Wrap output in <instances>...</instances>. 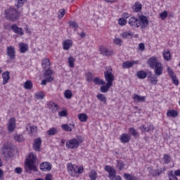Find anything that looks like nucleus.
Here are the masks:
<instances>
[{
    "mask_svg": "<svg viewBox=\"0 0 180 180\" xmlns=\"http://www.w3.org/2000/svg\"><path fill=\"white\" fill-rule=\"evenodd\" d=\"M139 129L143 133H150V131H153V130H154V126H153L151 123L147 122L145 124L139 127Z\"/></svg>",
    "mask_w": 180,
    "mask_h": 180,
    "instance_id": "11",
    "label": "nucleus"
},
{
    "mask_svg": "<svg viewBox=\"0 0 180 180\" xmlns=\"http://www.w3.org/2000/svg\"><path fill=\"white\" fill-rule=\"evenodd\" d=\"M162 160L164 161V164H169L171 162V157L169 155L165 154Z\"/></svg>",
    "mask_w": 180,
    "mask_h": 180,
    "instance_id": "42",
    "label": "nucleus"
},
{
    "mask_svg": "<svg viewBox=\"0 0 180 180\" xmlns=\"http://www.w3.org/2000/svg\"><path fill=\"white\" fill-rule=\"evenodd\" d=\"M50 60L47 58H44L42 60L41 66L43 67L44 70H47V68H50Z\"/></svg>",
    "mask_w": 180,
    "mask_h": 180,
    "instance_id": "24",
    "label": "nucleus"
},
{
    "mask_svg": "<svg viewBox=\"0 0 180 180\" xmlns=\"http://www.w3.org/2000/svg\"><path fill=\"white\" fill-rule=\"evenodd\" d=\"M14 139L15 140V141H18L19 143H20V141H23V136L17 134L14 136Z\"/></svg>",
    "mask_w": 180,
    "mask_h": 180,
    "instance_id": "54",
    "label": "nucleus"
},
{
    "mask_svg": "<svg viewBox=\"0 0 180 180\" xmlns=\"http://www.w3.org/2000/svg\"><path fill=\"white\" fill-rule=\"evenodd\" d=\"M99 51L102 56H105L106 57H110V56H113V50L109 49L108 47L104 46L99 47Z\"/></svg>",
    "mask_w": 180,
    "mask_h": 180,
    "instance_id": "7",
    "label": "nucleus"
},
{
    "mask_svg": "<svg viewBox=\"0 0 180 180\" xmlns=\"http://www.w3.org/2000/svg\"><path fill=\"white\" fill-rule=\"evenodd\" d=\"M110 86H112V84H109V83H107L105 86H101L100 88L101 92L103 94H106L110 89Z\"/></svg>",
    "mask_w": 180,
    "mask_h": 180,
    "instance_id": "29",
    "label": "nucleus"
},
{
    "mask_svg": "<svg viewBox=\"0 0 180 180\" xmlns=\"http://www.w3.org/2000/svg\"><path fill=\"white\" fill-rule=\"evenodd\" d=\"M65 15V9L61 8L58 12V16L59 19H62V18H64V15Z\"/></svg>",
    "mask_w": 180,
    "mask_h": 180,
    "instance_id": "45",
    "label": "nucleus"
},
{
    "mask_svg": "<svg viewBox=\"0 0 180 180\" xmlns=\"http://www.w3.org/2000/svg\"><path fill=\"white\" fill-rule=\"evenodd\" d=\"M169 180H178V177H176V175L175 174H174V172L170 171L169 173Z\"/></svg>",
    "mask_w": 180,
    "mask_h": 180,
    "instance_id": "46",
    "label": "nucleus"
},
{
    "mask_svg": "<svg viewBox=\"0 0 180 180\" xmlns=\"http://www.w3.org/2000/svg\"><path fill=\"white\" fill-rule=\"evenodd\" d=\"M163 56L166 61H169V60H171V52H169V51L165 50L163 52Z\"/></svg>",
    "mask_w": 180,
    "mask_h": 180,
    "instance_id": "34",
    "label": "nucleus"
},
{
    "mask_svg": "<svg viewBox=\"0 0 180 180\" xmlns=\"http://www.w3.org/2000/svg\"><path fill=\"white\" fill-rule=\"evenodd\" d=\"M53 75V70L48 69L44 72V76H52Z\"/></svg>",
    "mask_w": 180,
    "mask_h": 180,
    "instance_id": "58",
    "label": "nucleus"
},
{
    "mask_svg": "<svg viewBox=\"0 0 180 180\" xmlns=\"http://www.w3.org/2000/svg\"><path fill=\"white\" fill-rule=\"evenodd\" d=\"M41 147V139L37 138L34 140L33 149L34 151L39 152Z\"/></svg>",
    "mask_w": 180,
    "mask_h": 180,
    "instance_id": "15",
    "label": "nucleus"
},
{
    "mask_svg": "<svg viewBox=\"0 0 180 180\" xmlns=\"http://www.w3.org/2000/svg\"><path fill=\"white\" fill-rule=\"evenodd\" d=\"M65 96L67 99H71L72 97V92L70 90H66L65 91Z\"/></svg>",
    "mask_w": 180,
    "mask_h": 180,
    "instance_id": "50",
    "label": "nucleus"
},
{
    "mask_svg": "<svg viewBox=\"0 0 180 180\" xmlns=\"http://www.w3.org/2000/svg\"><path fill=\"white\" fill-rule=\"evenodd\" d=\"M19 47H20V53H26V51H27V50H29L27 44H24V43H20L19 44Z\"/></svg>",
    "mask_w": 180,
    "mask_h": 180,
    "instance_id": "28",
    "label": "nucleus"
},
{
    "mask_svg": "<svg viewBox=\"0 0 180 180\" xmlns=\"http://www.w3.org/2000/svg\"><path fill=\"white\" fill-rule=\"evenodd\" d=\"M136 77L139 79H144L147 78V72H145L144 70H139L136 72Z\"/></svg>",
    "mask_w": 180,
    "mask_h": 180,
    "instance_id": "27",
    "label": "nucleus"
},
{
    "mask_svg": "<svg viewBox=\"0 0 180 180\" xmlns=\"http://www.w3.org/2000/svg\"><path fill=\"white\" fill-rule=\"evenodd\" d=\"M147 64L149 65L150 68L154 70L155 75L157 77H160V75H162V72L164 71V66L162 63L158 61V58L156 56H152L147 60Z\"/></svg>",
    "mask_w": 180,
    "mask_h": 180,
    "instance_id": "1",
    "label": "nucleus"
},
{
    "mask_svg": "<svg viewBox=\"0 0 180 180\" xmlns=\"http://www.w3.org/2000/svg\"><path fill=\"white\" fill-rule=\"evenodd\" d=\"M51 178H53V176L51 174H49L46 175L45 180H52Z\"/></svg>",
    "mask_w": 180,
    "mask_h": 180,
    "instance_id": "64",
    "label": "nucleus"
},
{
    "mask_svg": "<svg viewBox=\"0 0 180 180\" xmlns=\"http://www.w3.org/2000/svg\"><path fill=\"white\" fill-rule=\"evenodd\" d=\"M104 169L108 173V178L110 180H115V177L116 176V169L110 165L105 166Z\"/></svg>",
    "mask_w": 180,
    "mask_h": 180,
    "instance_id": "6",
    "label": "nucleus"
},
{
    "mask_svg": "<svg viewBox=\"0 0 180 180\" xmlns=\"http://www.w3.org/2000/svg\"><path fill=\"white\" fill-rule=\"evenodd\" d=\"M127 24V20L124 18H120L118 20V25H120V26H126V25Z\"/></svg>",
    "mask_w": 180,
    "mask_h": 180,
    "instance_id": "49",
    "label": "nucleus"
},
{
    "mask_svg": "<svg viewBox=\"0 0 180 180\" xmlns=\"http://www.w3.org/2000/svg\"><path fill=\"white\" fill-rule=\"evenodd\" d=\"M48 136H54V134H57V129L51 128L49 131H46Z\"/></svg>",
    "mask_w": 180,
    "mask_h": 180,
    "instance_id": "44",
    "label": "nucleus"
},
{
    "mask_svg": "<svg viewBox=\"0 0 180 180\" xmlns=\"http://www.w3.org/2000/svg\"><path fill=\"white\" fill-rule=\"evenodd\" d=\"M68 63L70 68H74V67H75V65H74V63H75V58H72V56H70L68 58Z\"/></svg>",
    "mask_w": 180,
    "mask_h": 180,
    "instance_id": "37",
    "label": "nucleus"
},
{
    "mask_svg": "<svg viewBox=\"0 0 180 180\" xmlns=\"http://www.w3.org/2000/svg\"><path fill=\"white\" fill-rule=\"evenodd\" d=\"M71 126L74 127V124H70V125L67 124H62L61 127L63 130H65V131H72V128L71 127Z\"/></svg>",
    "mask_w": 180,
    "mask_h": 180,
    "instance_id": "30",
    "label": "nucleus"
},
{
    "mask_svg": "<svg viewBox=\"0 0 180 180\" xmlns=\"http://www.w3.org/2000/svg\"><path fill=\"white\" fill-rule=\"evenodd\" d=\"M121 37H122V39H127V37H129V36H131V32H124L120 34Z\"/></svg>",
    "mask_w": 180,
    "mask_h": 180,
    "instance_id": "52",
    "label": "nucleus"
},
{
    "mask_svg": "<svg viewBox=\"0 0 180 180\" xmlns=\"http://www.w3.org/2000/svg\"><path fill=\"white\" fill-rule=\"evenodd\" d=\"M68 173L70 176H79V174L84 172V167L68 163L67 166Z\"/></svg>",
    "mask_w": 180,
    "mask_h": 180,
    "instance_id": "4",
    "label": "nucleus"
},
{
    "mask_svg": "<svg viewBox=\"0 0 180 180\" xmlns=\"http://www.w3.org/2000/svg\"><path fill=\"white\" fill-rule=\"evenodd\" d=\"M113 70L110 66L105 68V72H104V77L107 82L110 85L113 86V81H115V75H113Z\"/></svg>",
    "mask_w": 180,
    "mask_h": 180,
    "instance_id": "5",
    "label": "nucleus"
},
{
    "mask_svg": "<svg viewBox=\"0 0 180 180\" xmlns=\"http://www.w3.org/2000/svg\"><path fill=\"white\" fill-rule=\"evenodd\" d=\"M97 99L100 101L101 102H103V103L106 104V96H104L103 94H98L96 96Z\"/></svg>",
    "mask_w": 180,
    "mask_h": 180,
    "instance_id": "35",
    "label": "nucleus"
},
{
    "mask_svg": "<svg viewBox=\"0 0 180 180\" xmlns=\"http://www.w3.org/2000/svg\"><path fill=\"white\" fill-rule=\"evenodd\" d=\"M167 17H168V12H167V11H164L162 13H160V18L162 20L167 19Z\"/></svg>",
    "mask_w": 180,
    "mask_h": 180,
    "instance_id": "48",
    "label": "nucleus"
},
{
    "mask_svg": "<svg viewBox=\"0 0 180 180\" xmlns=\"http://www.w3.org/2000/svg\"><path fill=\"white\" fill-rule=\"evenodd\" d=\"M63 50H70L71 46H72V41L70 39L65 40L63 42Z\"/></svg>",
    "mask_w": 180,
    "mask_h": 180,
    "instance_id": "25",
    "label": "nucleus"
},
{
    "mask_svg": "<svg viewBox=\"0 0 180 180\" xmlns=\"http://www.w3.org/2000/svg\"><path fill=\"white\" fill-rule=\"evenodd\" d=\"M47 106H49V109H51L52 112H57L60 108L54 101H49L47 103Z\"/></svg>",
    "mask_w": 180,
    "mask_h": 180,
    "instance_id": "21",
    "label": "nucleus"
},
{
    "mask_svg": "<svg viewBox=\"0 0 180 180\" xmlns=\"http://www.w3.org/2000/svg\"><path fill=\"white\" fill-rule=\"evenodd\" d=\"M150 78V84H152V85H157V82H158V79H157V75H150L149 77Z\"/></svg>",
    "mask_w": 180,
    "mask_h": 180,
    "instance_id": "36",
    "label": "nucleus"
},
{
    "mask_svg": "<svg viewBox=\"0 0 180 180\" xmlns=\"http://www.w3.org/2000/svg\"><path fill=\"white\" fill-rule=\"evenodd\" d=\"M139 64V60H132V61L127 60L122 63V68L124 69H129V68H131L133 65H137Z\"/></svg>",
    "mask_w": 180,
    "mask_h": 180,
    "instance_id": "13",
    "label": "nucleus"
},
{
    "mask_svg": "<svg viewBox=\"0 0 180 180\" xmlns=\"http://www.w3.org/2000/svg\"><path fill=\"white\" fill-rule=\"evenodd\" d=\"M7 128L10 133H13V131H15V129H16V119L15 117L9 119L7 124Z\"/></svg>",
    "mask_w": 180,
    "mask_h": 180,
    "instance_id": "9",
    "label": "nucleus"
},
{
    "mask_svg": "<svg viewBox=\"0 0 180 180\" xmlns=\"http://www.w3.org/2000/svg\"><path fill=\"white\" fill-rule=\"evenodd\" d=\"M11 72L6 71L2 73V78H3V85H6L8 82H9V79H11Z\"/></svg>",
    "mask_w": 180,
    "mask_h": 180,
    "instance_id": "18",
    "label": "nucleus"
},
{
    "mask_svg": "<svg viewBox=\"0 0 180 180\" xmlns=\"http://www.w3.org/2000/svg\"><path fill=\"white\" fill-rule=\"evenodd\" d=\"M116 167L117 168H118V169H120V171H122V169H123V168L126 167V165H124V163L122 160H117Z\"/></svg>",
    "mask_w": 180,
    "mask_h": 180,
    "instance_id": "38",
    "label": "nucleus"
},
{
    "mask_svg": "<svg viewBox=\"0 0 180 180\" xmlns=\"http://www.w3.org/2000/svg\"><path fill=\"white\" fill-rule=\"evenodd\" d=\"M130 135H129L128 134H122L120 136V140L121 143H126L130 141Z\"/></svg>",
    "mask_w": 180,
    "mask_h": 180,
    "instance_id": "22",
    "label": "nucleus"
},
{
    "mask_svg": "<svg viewBox=\"0 0 180 180\" xmlns=\"http://www.w3.org/2000/svg\"><path fill=\"white\" fill-rule=\"evenodd\" d=\"M79 147V141L77 139H71L66 142V148L75 149Z\"/></svg>",
    "mask_w": 180,
    "mask_h": 180,
    "instance_id": "10",
    "label": "nucleus"
},
{
    "mask_svg": "<svg viewBox=\"0 0 180 180\" xmlns=\"http://www.w3.org/2000/svg\"><path fill=\"white\" fill-rule=\"evenodd\" d=\"M94 83L96 85H105L106 83L105 82V81H103V79L99 78V77H95L94 79Z\"/></svg>",
    "mask_w": 180,
    "mask_h": 180,
    "instance_id": "31",
    "label": "nucleus"
},
{
    "mask_svg": "<svg viewBox=\"0 0 180 180\" xmlns=\"http://www.w3.org/2000/svg\"><path fill=\"white\" fill-rule=\"evenodd\" d=\"M167 72L172 79L176 77V75L174 73V71H172V69H171L169 67L167 68Z\"/></svg>",
    "mask_w": 180,
    "mask_h": 180,
    "instance_id": "51",
    "label": "nucleus"
},
{
    "mask_svg": "<svg viewBox=\"0 0 180 180\" xmlns=\"http://www.w3.org/2000/svg\"><path fill=\"white\" fill-rule=\"evenodd\" d=\"M36 155L33 153H31L29 154L28 158L25 160V172H32V171H34V172H37V167L34 165L36 164Z\"/></svg>",
    "mask_w": 180,
    "mask_h": 180,
    "instance_id": "3",
    "label": "nucleus"
},
{
    "mask_svg": "<svg viewBox=\"0 0 180 180\" xmlns=\"http://www.w3.org/2000/svg\"><path fill=\"white\" fill-rule=\"evenodd\" d=\"M69 25L72 27H75V29H78V24L75 21H70Z\"/></svg>",
    "mask_w": 180,
    "mask_h": 180,
    "instance_id": "57",
    "label": "nucleus"
},
{
    "mask_svg": "<svg viewBox=\"0 0 180 180\" xmlns=\"http://www.w3.org/2000/svg\"><path fill=\"white\" fill-rule=\"evenodd\" d=\"M129 133L131 136H134V137H137V136H139V131L133 127L129 128Z\"/></svg>",
    "mask_w": 180,
    "mask_h": 180,
    "instance_id": "41",
    "label": "nucleus"
},
{
    "mask_svg": "<svg viewBox=\"0 0 180 180\" xmlns=\"http://www.w3.org/2000/svg\"><path fill=\"white\" fill-rule=\"evenodd\" d=\"M15 174H22V168L20 167H16L15 169Z\"/></svg>",
    "mask_w": 180,
    "mask_h": 180,
    "instance_id": "63",
    "label": "nucleus"
},
{
    "mask_svg": "<svg viewBox=\"0 0 180 180\" xmlns=\"http://www.w3.org/2000/svg\"><path fill=\"white\" fill-rule=\"evenodd\" d=\"M24 88L25 89H32L33 88V82L30 80H27L24 83Z\"/></svg>",
    "mask_w": 180,
    "mask_h": 180,
    "instance_id": "32",
    "label": "nucleus"
},
{
    "mask_svg": "<svg viewBox=\"0 0 180 180\" xmlns=\"http://www.w3.org/2000/svg\"><path fill=\"white\" fill-rule=\"evenodd\" d=\"M27 1V0H17V4H15L16 8H22V6H23V5H25V3Z\"/></svg>",
    "mask_w": 180,
    "mask_h": 180,
    "instance_id": "43",
    "label": "nucleus"
},
{
    "mask_svg": "<svg viewBox=\"0 0 180 180\" xmlns=\"http://www.w3.org/2000/svg\"><path fill=\"white\" fill-rule=\"evenodd\" d=\"M59 116L61 117L67 116V111L66 110H62L58 112Z\"/></svg>",
    "mask_w": 180,
    "mask_h": 180,
    "instance_id": "61",
    "label": "nucleus"
},
{
    "mask_svg": "<svg viewBox=\"0 0 180 180\" xmlns=\"http://www.w3.org/2000/svg\"><path fill=\"white\" fill-rule=\"evenodd\" d=\"M113 41L114 44H116V46H122V42L123 41L119 38H115Z\"/></svg>",
    "mask_w": 180,
    "mask_h": 180,
    "instance_id": "56",
    "label": "nucleus"
},
{
    "mask_svg": "<svg viewBox=\"0 0 180 180\" xmlns=\"http://www.w3.org/2000/svg\"><path fill=\"white\" fill-rule=\"evenodd\" d=\"M139 49L141 51H144L146 50V45L143 43H140L139 44Z\"/></svg>",
    "mask_w": 180,
    "mask_h": 180,
    "instance_id": "59",
    "label": "nucleus"
},
{
    "mask_svg": "<svg viewBox=\"0 0 180 180\" xmlns=\"http://www.w3.org/2000/svg\"><path fill=\"white\" fill-rule=\"evenodd\" d=\"M165 171H167V168H165V167H163L153 170L151 174L153 176H155L156 178L157 176H160V175H162V174H165Z\"/></svg>",
    "mask_w": 180,
    "mask_h": 180,
    "instance_id": "14",
    "label": "nucleus"
},
{
    "mask_svg": "<svg viewBox=\"0 0 180 180\" xmlns=\"http://www.w3.org/2000/svg\"><path fill=\"white\" fill-rule=\"evenodd\" d=\"M4 15L7 20L11 22H16L20 18V12L18 11L15 7L10 6L9 8L4 10Z\"/></svg>",
    "mask_w": 180,
    "mask_h": 180,
    "instance_id": "2",
    "label": "nucleus"
},
{
    "mask_svg": "<svg viewBox=\"0 0 180 180\" xmlns=\"http://www.w3.org/2000/svg\"><path fill=\"white\" fill-rule=\"evenodd\" d=\"M134 102L140 103V102H145L146 101V97L141 96L139 94H134V96L132 97Z\"/></svg>",
    "mask_w": 180,
    "mask_h": 180,
    "instance_id": "23",
    "label": "nucleus"
},
{
    "mask_svg": "<svg viewBox=\"0 0 180 180\" xmlns=\"http://www.w3.org/2000/svg\"><path fill=\"white\" fill-rule=\"evenodd\" d=\"M128 23L131 27L134 29H137V27H140L141 26V22L137 19L136 17H131L128 21Z\"/></svg>",
    "mask_w": 180,
    "mask_h": 180,
    "instance_id": "8",
    "label": "nucleus"
},
{
    "mask_svg": "<svg viewBox=\"0 0 180 180\" xmlns=\"http://www.w3.org/2000/svg\"><path fill=\"white\" fill-rule=\"evenodd\" d=\"M44 93L43 91H39L34 94L35 99H44Z\"/></svg>",
    "mask_w": 180,
    "mask_h": 180,
    "instance_id": "39",
    "label": "nucleus"
},
{
    "mask_svg": "<svg viewBox=\"0 0 180 180\" xmlns=\"http://www.w3.org/2000/svg\"><path fill=\"white\" fill-rule=\"evenodd\" d=\"M4 154L6 158H8V157L11 158V157L13 155V153H12V151H9L8 150L4 152Z\"/></svg>",
    "mask_w": 180,
    "mask_h": 180,
    "instance_id": "55",
    "label": "nucleus"
},
{
    "mask_svg": "<svg viewBox=\"0 0 180 180\" xmlns=\"http://www.w3.org/2000/svg\"><path fill=\"white\" fill-rule=\"evenodd\" d=\"M40 169L41 171H51V164L50 162H44L40 164Z\"/></svg>",
    "mask_w": 180,
    "mask_h": 180,
    "instance_id": "17",
    "label": "nucleus"
},
{
    "mask_svg": "<svg viewBox=\"0 0 180 180\" xmlns=\"http://www.w3.org/2000/svg\"><path fill=\"white\" fill-rule=\"evenodd\" d=\"M11 30H13V32L14 33H16V34H19L20 36H23V34H25L23 32V29L18 27V25H16V24H13L11 26Z\"/></svg>",
    "mask_w": 180,
    "mask_h": 180,
    "instance_id": "16",
    "label": "nucleus"
},
{
    "mask_svg": "<svg viewBox=\"0 0 180 180\" xmlns=\"http://www.w3.org/2000/svg\"><path fill=\"white\" fill-rule=\"evenodd\" d=\"M141 9H143V5L139 1L135 2L134 5L133 6V11L134 12H141Z\"/></svg>",
    "mask_w": 180,
    "mask_h": 180,
    "instance_id": "26",
    "label": "nucleus"
},
{
    "mask_svg": "<svg viewBox=\"0 0 180 180\" xmlns=\"http://www.w3.org/2000/svg\"><path fill=\"white\" fill-rule=\"evenodd\" d=\"M45 79L48 81V82H51L54 81V77L53 76H44Z\"/></svg>",
    "mask_w": 180,
    "mask_h": 180,
    "instance_id": "60",
    "label": "nucleus"
},
{
    "mask_svg": "<svg viewBox=\"0 0 180 180\" xmlns=\"http://www.w3.org/2000/svg\"><path fill=\"white\" fill-rule=\"evenodd\" d=\"M78 119H79L81 122H86V120H88V115L85 113L79 114Z\"/></svg>",
    "mask_w": 180,
    "mask_h": 180,
    "instance_id": "40",
    "label": "nucleus"
},
{
    "mask_svg": "<svg viewBox=\"0 0 180 180\" xmlns=\"http://www.w3.org/2000/svg\"><path fill=\"white\" fill-rule=\"evenodd\" d=\"M131 174H129V173H124L123 174V178L124 179H127V180H130V176H131Z\"/></svg>",
    "mask_w": 180,
    "mask_h": 180,
    "instance_id": "62",
    "label": "nucleus"
},
{
    "mask_svg": "<svg viewBox=\"0 0 180 180\" xmlns=\"http://www.w3.org/2000/svg\"><path fill=\"white\" fill-rule=\"evenodd\" d=\"M86 81H88L89 82H92V79H94V75L91 72H89L86 73Z\"/></svg>",
    "mask_w": 180,
    "mask_h": 180,
    "instance_id": "47",
    "label": "nucleus"
},
{
    "mask_svg": "<svg viewBox=\"0 0 180 180\" xmlns=\"http://www.w3.org/2000/svg\"><path fill=\"white\" fill-rule=\"evenodd\" d=\"M7 56H9L11 60H15L16 58V51H15V46H10L7 47Z\"/></svg>",
    "mask_w": 180,
    "mask_h": 180,
    "instance_id": "12",
    "label": "nucleus"
},
{
    "mask_svg": "<svg viewBox=\"0 0 180 180\" xmlns=\"http://www.w3.org/2000/svg\"><path fill=\"white\" fill-rule=\"evenodd\" d=\"M139 22L141 27H147V25H148V18L145 15H141L139 16Z\"/></svg>",
    "mask_w": 180,
    "mask_h": 180,
    "instance_id": "19",
    "label": "nucleus"
},
{
    "mask_svg": "<svg viewBox=\"0 0 180 180\" xmlns=\"http://www.w3.org/2000/svg\"><path fill=\"white\" fill-rule=\"evenodd\" d=\"M89 176L91 180H96L98 178V174L96 173V171L91 170V172L89 174Z\"/></svg>",
    "mask_w": 180,
    "mask_h": 180,
    "instance_id": "33",
    "label": "nucleus"
},
{
    "mask_svg": "<svg viewBox=\"0 0 180 180\" xmlns=\"http://www.w3.org/2000/svg\"><path fill=\"white\" fill-rule=\"evenodd\" d=\"M167 117H173L175 119V117H178V116H179V112L175 110H168L167 112Z\"/></svg>",
    "mask_w": 180,
    "mask_h": 180,
    "instance_id": "20",
    "label": "nucleus"
},
{
    "mask_svg": "<svg viewBox=\"0 0 180 180\" xmlns=\"http://www.w3.org/2000/svg\"><path fill=\"white\" fill-rule=\"evenodd\" d=\"M37 131V126H31L30 127V133L31 134H34Z\"/></svg>",
    "mask_w": 180,
    "mask_h": 180,
    "instance_id": "53",
    "label": "nucleus"
}]
</instances>
